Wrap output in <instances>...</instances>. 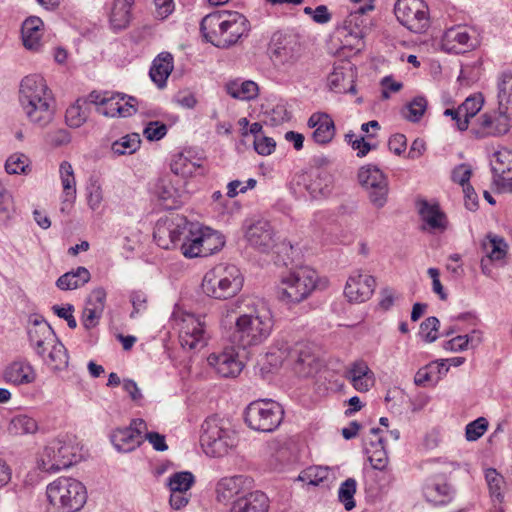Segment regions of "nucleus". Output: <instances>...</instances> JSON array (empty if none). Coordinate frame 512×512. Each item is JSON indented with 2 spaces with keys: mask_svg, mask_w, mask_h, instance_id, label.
Wrapping results in <instances>:
<instances>
[{
  "mask_svg": "<svg viewBox=\"0 0 512 512\" xmlns=\"http://www.w3.org/2000/svg\"><path fill=\"white\" fill-rule=\"evenodd\" d=\"M153 237L159 247L167 250L179 248L186 258L207 257L219 251L225 243L219 232L189 222L179 214L160 218Z\"/></svg>",
  "mask_w": 512,
  "mask_h": 512,
  "instance_id": "f257e3e1",
  "label": "nucleus"
},
{
  "mask_svg": "<svg viewBox=\"0 0 512 512\" xmlns=\"http://www.w3.org/2000/svg\"><path fill=\"white\" fill-rule=\"evenodd\" d=\"M231 341L247 350L263 344L271 335L274 321L267 306L253 297L241 298L235 306Z\"/></svg>",
  "mask_w": 512,
  "mask_h": 512,
  "instance_id": "f03ea898",
  "label": "nucleus"
},
{
  "mask_svg": "<svg viewBox=\"0 0 512 512\" xmlns=\"http://www.w3.org/2000/svg\"><path fill=\"white\" fill-rule=\"evenodd\" d=\"M19 102L32 124L45 127L52 121L55 112L54 98L42 76L33 74L22 79Z\"/></svg>",
  "mask_w": 512,
  "mask_h": 512,
  "instance_id": "7ed1b4c3",
  "label": "nucleus"
},
{
  "mask_svg": "<svg viewBox=\"0 0 512 512\" xmlns=\"http://www.w3.org/2000/svg\"><path fill=\"white\" fill-rule=\"evenodd\" d=\"M238 434L228 419L217 415L207 417L201 426L200 444L204 453L220 458L238 445Z\"/></svg>",
  "mask_w": 512,
  "mask_h": 512,
  "instance_id": "20e7f679",
  "label": "nucleus"
},
{
  "mask_svg": "<svg viewBox=\"0 0 512 512\" xmlns=\"http://www.w3.org/2000/svg\"><path fill=\"white\" fill-rule=\"evenodd\" d=\"M243 286V277L235 265L219 263L208 270L202 280L203 292L215 299L235 296Z\"/></svg>",
  "mask_w": 512,
  "mask_h": 512,
  "instance_id": "39448f33",
  "label": "nucleus"
},
{
  "mask_svg": "<svg viewBox=\"0 0 512 512\" xmlns=\"http://www.w3.org/2000/svg\"><path fill=\"white\" fill-rule=\"evenodd\" d=\"M49 503L59 512H77L87 501L85 486L70 477H59L46 489Z\"/></svg>",
  "mask_w": 512,
  "mask_h": 512,
  "instance_id": "423d86ee",
  "label": "nucleus"
},
{
  "mask_svg": "<svg viewBox=\"0 0 512 512\" xmlns=\"http://www.w3.org/2000/svg\"><path fill=\"white\" fill-rule=\"evenodd\" d=\"M317 281L318 274L313 268L298 267L281 278L279 298L285 303H300L316 289Z\"/></svg>",
  "mask_w": 512,
  "mask_h": 512,
  "instance_id": "0eeeda50",
  "label": "nucleus"
},
{
  "mask_svg": "<svg viewBox=\"0 0 512 512\" xmlns=\"http://www.w3.org/2000/svg\"><path fill=\"white\" fill-rule=\"evenodd\" d=\"M284 418V409L271 399L251 402L245 409L244 419L249 428L264 433L275 431Z\"/></svg>",
  "mask_w": 512,
  "mask_h": 512,
  "instance_id": "6e6552de",
  "label": "nucleus"
},
{
  "mask_svg": "<svg viewBox=\"0 0 512 512\" xmlns=\"http://www.w3.org/2000/svg\"><path fill=\"white\" fill-rule=\"evenodd\" d=\"M358 180L367 191L370 203L377 209L383 208L388 200L389 183L386 175L375 165H365L359 169Z\"/></svg>",
  "mask_w": 512,
  "mask_h": 512,
  "instance_id": "1a4fd4ad",
  "label": "nucleus"
},
{
  "mask_svg": "<svg viewBox=\"0 0 512 512\" xmlns=\"http://www.w3.org/2000/svg\"><path fill=\"white\" fill-rule=\"evenodd\" d=\"M204 316L183 312L179 319V341L183 348L198 350L206 346L208 333Z\"/></svg>",
  "mask_w": 512,
  "mask_h": 512,
  "instance_id": "9d476101",
  "label": "nucleus"
},
{
  "mask_svg": "<svg viewBox=\"0 0 512 512\" xmlns=\"http://www.w3.org/2000/svg\"><path fill=\"white\" fill-rule=\"evenodd\" d=\"M510 114L500 107L481 114L471 123V135L481 140L506 134L510 130Z\"/></svg>",
  "mask_w": 512,
  "mask_h": 512,
  "instance_id": "9b49d317",
  "label": "nucleus"
},
{
  "mask_svg": "<svg viewBox=\"0 0 512 512\" xmlns=\"http://www.w3.org/2000/svg\"><path fill=\"white\" fill-rule=\"evenodd\" d=\"M398 21L412 32H422L428 27V6L423 0H397L394 7Z\"/></svg>",
  "mask_w": 512,
  "mask_h": 512,
  "instance_id": "f8f14e48",
  "label": "nucleus"
},
{
  "mask_svg": "<svg viewBox=\"0 0 512 512\" xmlns=\"http://www.w3.org/2000/svg\"><path fill=\"white\" fill-rule=\"evenodd\" d=\"M74 462H76L74 447L60 439H55L45 447L39 467L43 471L55 473L70 467Z\"/></svg>",
  "mask_w": 512,
  "mask_h": 512,
  "instance_id": "ddd939ff",
  "label": "nucleus"
},
{
  "mask_svg": "<svg viewBox=\"0 0 512 512\" xmlns=\"http://www.w3.org/2000/svg\"><path fill=\"white\" fill-rule=\"evenodd\" d=\"M272 59L284 66H292L301 56V44L295 36L275 33L271 40Z\"/></svg>",
  "mask_w": 512,
  "mask_h": 512,
  "instance_id": "4468645a",
  "label": "nucleus"
},
{
  "mask_svg": "<svg viewBox=\"0 0 512 512\" xmlns=\"http://www.w3.org/2000/svg\"><path fill=\"white\" fill-rule=\"evenodd\" d=\"M185 184L181 177L165 176L156 183L154 192L166 209H174L187 198Z\"/></svg>",
  "mask_w": 512,
  "mask_h": 512,
  "instance_id": "2eb2a0df",
  "label": "nucleus"
},
{
  "mask_svg": "<svg viewBox=\"0 0 512 512\" xmlns=\"http://www.w3.org/2000/svg\"><path fill=\"white\" fill-rule=\"evenodd\" d=\"M146 429L144 420L134 419L128 427L118 428L113 431L111 441L118 451L130 452L143 442V433Z\"/></svg>",
  "mask_w": 512,
  "mask_h": 512,
  "instance_id": "dca6fc26",
  "label": "nucleus"
},
{
  "mask_svg": "<svg viewBox=\"0 0 512 512\" xmlns=\"http://www.w3.org/2000/svg\"><path fill=\"white\" fill-rule=\"evenodd\" d=\"M375 287L376 280L372 275L357 270L349 276L344 294L350 302L362 303L371 298Z\"/></svg>",
  "mask_w": 512,
  "mask_h": 512,
  "instance_id": "f3484780",
  "label": "nucleus"
},
{
  "mask_svg": "<svg viewBox=\"0 0 512 512\" xmlns=\"http://www.w3.org/2000/svg\"><path fill=\"white\" fill-rule=\"evenodd\" d=\"M138 105L137 98L116 93L101 100L98 112L108 117H129L138 111Z\"/></svg>",
  "mask_w": 512,
  "mask_h": 512,
  "instance_id": "a211bd4d",
  "label": "nucleus"
},
{
  "mask_svg": "<svg viewBox=\"0 0 512 512\" xmlns=\"http://www.w3.org/2000/svg\"><path fill=\"white\" fill-rule=\"evenodd\" d=\"M290 362L295 372L302 377H310L318 372L321 363L306 343H296L290 348Z\"/></svg>",
  "mask_w": 512,
  "mask_h": 512,
  "instance_id": "6ab92c4d",
  "label": "nucleus"
},
{
  "mask_svg": "<svg viewBox=\"0 0 512 512\" xmlns=\"http://www.w3.org/2000/svg\"><path fill=\"white\" fill-rule=\"evenodd\" d=\"M372 4H366L360 6L357 10L351 13L347 20H345L344 27L342 29L343 34V45L348 47L355 52H360L364 48V36L365 32L363 29L357 27V19L359 16L364 15L368 11L373 10Z\"/></svg>",
  "mask_w": 512,
  "mask_h": 512,
  "instance_id": "aec40b11",
  "label": "nucleus"
},
{
  "mask_svg": "<svg viewBox=\"0 0 512 512\" xmlns=\"http://www.w3.org/2000/svg\"><path fill=\"white\" fill-rule=\"evenodd\" d=\"M28 337L30 345L42 358L57 339L51 326L45 320L37 318L31 320L28 326Z\"/></svg>",
  "mask_w": 512,
  "mask_h": 512,
  "instance_id": "412c9836",
  "label": "nucleus"
},
{
  "mask_svg": "<svg viewBox=\"0 0 512 512\" xmlns=\"http://www.w3.org/2000/svg\"><path fill=\"white\" fill-rule=\"evenodd\" d=\"M208 363L224 378H234L243 369V362L234 348H226L220 353H212L208 357Z\"/></svg>",
  "mask_w": 512,
  "mask_h": 512,
  "instance_id": "4be33fe9",
  "label": "nucleus"
},
{
  "mask_svg": "<svg viewBox=\"0 0 512 512\" xmlns=\"http://www.w3.org/2000/svg\"><path fill=\"white\" fill-rule=\"evenodd\" d=\"M248 243L261 252H268L275 246V231L269 221L258 220L245 232Z\"/></svg>",
  "mask_w": 512,
  "mask_h": 512,
  "instance_id": "5701e85b",
  "label": "nucleus"
},
{
  "mask_svg": "<svg viewBox=\"0 0 512 512\" xmlns=\"http://www.w3.org/2000/svg\"><path fill=\"white\" fill-rule=\"evenodd\" d=\"M232 11L222 10L206 15L200 23V31L205 40L216 47H220L223 30L227 22L228 15Z\"/></svg>",
  "mask_w": 512,
  "mask_h": 512,
  "instance_id": "b1692460",
  "label": "nucleus"
},
{
  "mask_svg": "<svg viewBox=\"0 0 512 512\" xmlns=\"http://www.w3.org/2000/svg\"><path fill=\"white\" fill-rule=\"evenodd\" d=\"M3 380L15 386L27 385L36 380V372L28 360L16 359L5 367Z\"/></svg>",
  "mask_w": 512,
  "mask_h": 512,
  "instance_id": "393cba45",
  "label": "nucleus"
},
{
  "mask_svg": "<svg viewBox=\"0 0 512 512\" xmlns=\"http://www.w3.org/2000/svg\"><path fill=\"white\" fill-rule=\"evenodd\" d=\"M328 85L337 93L355 92L353 65L349 61H341L334 66L328 76Z\"/></svg>",
  "mask_w": 512,
  "mask_h": 512,
  "instance_id": "a878e982",
  "label": "nucleus"
},
{
  "mask_svg": "<svg viewBox=\"0 0 512 512\" xmlns=\"http://www.w3.org/2000/svg\"><path fill=\"white\" fill-rule=\"evenodd\" d=\"M443 48L455 54L465 53L476 47L465 27H452L448 29L442 40Z\"/></svg>",
  "mask_w": 512,
  "mask_h": 512,
  "instance_id": "bb28decb",
  "label": "nucleus"
},
{
  "mask_svg": "<svg viewBox=\"0 0 512 512\" xmlns=\"http://www.w3.org/2000/svg\"><path fill=\"white\" fill-rule=\"evenodd\" d=\"M227 17V24L224 27L219 48H228L237 43L249 30L248 20L244 15L232 11Z\"/></svg>",
  "mask_w": 512,
  "mask_h": 512,
  "instance_id": "cd10ccee",
  "label": "nucleus"
},
{
  "mask_svg": "<svg viewBox=\"0 0 512 512\" xmlns=\"http://www.w3.org/2000/svg\"><path fill=\"white\" fill-rule=\"evenodd\" d=\"M135 0H113L109 13V25L114 32L127 29L133 19Z\"/></svg>",
  "mask_w": 512,
  "mask_h": 512,
  "instance_id": "c85d7f7f",
  "label": "nucleus"
},
{
  "mask_svg": "<svg viewBox=\"0 0 512 512\" xmlns=\"http://www.w3.org/2000/svg\"><path fill=\"white\" fill-rule=\"evenodd\" d=\"M308 126L314 128L313 139L318 144L329 143L335 134L332 118L326 113H314L308 120Z\"/></svg>",
  "mask_w": 512,
  "mask_h": 512,
  "instance_id": "c756f323",
  "label": "nucleus"
},
{
  "mask_svg": "<svg viewBox=\"0 0 512 512\" xmlns=\"http://www.w3.org/2000/svg\"><path fill=\"white\" fill-rule=\"evenodd\" d=\"M268 497L261 491H253L238 497L232 504L230 512H267Z\"/></svg>",
  "mask_w": 512,
  "mask_h": 512,
  "instance_id": "7c9ffc66",
  "label": "nucleus"
},
{
  "mask_svg": "<svg viewBox=\"0 0 512 512\" xmlns=\"http://www.w3.org/2000/svg\"><path fill=\"white\" fill-rule=\"evenodd\" d=\"M44 23L37 16L28 17L22 24L21 36L26 49L38 51L41 47Z\"/></svg>",
  "mask_w": 512,
  "mask_h": 512,
  "instance_id": "2f4dec72",
  "label": "nucleus"
},
{
  "mask_svg": "<svg viewBox=\"0 0 512 512\" xmlns=\"http://www.w3.org/2000/svg\"><path fill=\"white\" fill-rule=\"evenodd\" d=\"M418 210L422 221L431 231H443L447 227V218L437 203L431 204L426 200L418 202Z\"/></svg>",
  "mask_w": 512,
  "mask_h": 512,
  "instance_id": "473e14b6",
  "label": "nucleus"
},
{
  "mask_svg": "<svg viewBox=\"0 0 512 512\" xmlns=\"http://www.w3.org/2000/svg\"><path fill=\"white\" fill-rule=\"evenodd\" d=\"M346 378L352 382L353 387L359 392L368 391L374 384L373 372L362 360L351 365L346 371Z\"/></svg>",
  "mask_w": 512,
  "mask_h": 512,
  "instance_id": "72a5a7b5",
  "label": "nucleus"
},
{
  "mask_svg": "<svg viewBox=\"0 0 512 512\" xmlns=\"http://www.w3.org/2000/svg\"><path fill=\"white\" fill-rule=\"evenodd\" d=\"M173 60V55L169 52H162L153 60L149 75L159 88L166 86V81L174 68Z\"/></svg>",
  "mask_w": 512,
  "mask_h": 512,
  "instance_id": "f704fd0d",
  "label": "nucleus"
},
{
  "mask_svg": "<svg viewBox=\"0 0 512 512\" xmlns=\"http://www.w3.org/2000/svg\"><path fill=\"white\" fill-rule=\"evenodd\" d=\"M290 346L285 341L277 340L264 356L261 371L271 372L279 368L285 360L290 361Z\"/></svg>",
  "mask_w": 512,
  "mask_h": 512,
  "instance_id": "c9c22d12",
  "label": "nucleus"
},
{
  "mask_svg": "<svg viewBox=\"0 0 512 512\" xmlns=\"http://www.w3.org/2000/svg\"><path fill=\"white\" fill-rule=\"evenodd\" d=\"M491 165L494 177L503 182L512 181V151L504 148L495 152Z\"/></svg>",
  "mask_w": 512,
  "mask_h": 512,
  "instance_id": "e433bc0d",
  "label": "nucleus"
},
{
  "mask_svg": "<svg viewBox=\"0 0 512 512\" xmlns=\"http://www.w3.org/2000/svg\"><path fill=\"white\" fill-rule=\"evenodd\" d=\"M453 495L452 487L445 482H432L424 488L426 500L435 506L449 504L453 499Z\"/></svg>",
  "mask_w": 512,
  "mask_h": 512,
  "instance_id": "4c0bfd02",
  "label": "nucleus"
},
{
  "mask_svg": "<svg viewBox=\"0 0 512 512\" xmlns=\"http://www.w3.org/2000/svg\"><path fill=\"white\" fill-rule=\"evenodd\" d=\"M447 371L448 368L445 367L444 360L442 362L433 361L416 372L414 383L417 386L435 384L440 380L441 375L445 374Z\"/></svg>",
  "mask_w": 512,
  "mask_h": 512,
  "instance_id": "58836bf2",
  "label": "nucleus"
},
{
  "mask_svg": "<svg viewBox=\"0 0 512 512\" xmlns=\"http://www.w3.org/2000/svg\"><path fill=\"white\" fill-rule=\"evenodd\" d=\"M90 277V272L85 267H78L75 271H69L60 276L56 285L61 290H73L86 284Z\"/></svg>",
  "mask_w": 512,
  "mask_h": 512,
  "instance_id": "ea45409f",
  "label": "nucleus"
},
{
  "mask_svg": "<svg viewBox=\"0 0 512 512\" xmlns=\"http://www.w3.org/2000/svg\"><path fill=\"white\" fill-rule=\"evenodd\" d=\"M90 113L89 102L78 99L73 105L67 108L65 114L66 123L71 128H78L87 121Z\"/></svg>",
  "mask_w": 512,
  "mask_h": 512,
  "instance_id": "a19ab883",
  "label": "nucleus"
},
{
  "mask_svg": "<svg viewBox=\"0 0 512 512\" xmlns=\"http://www.w3.org/2000/svg\"><path fill=\"white\" fill-rule=\"evenodd\" d=\"M59 172L64 194L62 204H71L76 198V180L72 165L67 161L62 162Z\"/></svg>",
  "mask_w": 512,
  "mask_h": 512,
  "instance_id": "79ce46f5",
  "label": "nucleus"
},
{
  "mask_svg": "<svg viewBox=\"0 0 512 512\" xmlns=\"http://www.w3.org/2000/svg\"><path fill=\"white\" fill-rule=\"evenodd\" d=\"M225 90L231 97L239 100H251L258 95V85L250 80L241 83L237 80L229 81Z\"/></svg>",
  "mask_w": 512,
  "mask_h": 512,
  "instance_id": "37998d69",
  "label": "nucleus"
},
{
  "mask_svg": "<svg viewBox=\"0 0 512 512\" xmlns=\"http://www.w3.org/2000/svg\"><path fill=\"white\" fill-rule=\"evenodd\" d=\"M382 432L383 431L379 428H372L371 433L377 438V447L375 449L365 448L372 467L378 470H383L388 462L384 439L381 436Z\"/></svg>",
  "mask_w": 512,
  "mask_h": 512,
  "instance_id": "c03bdc74",
  "label": "nucleus"
},
{
  "mask_svg": "<svg viewBox=\"0 0 512 512\" xmlns=\"http://www.w3.org/2000/svg\"><path fill=\"white\" fill-rule=\"evenodd\" d=\"M199 169H201L199 159L197 161H193L184 153L175 155L171 162V171L174 173L173 177L181 176L183 179L192 176Z\"/></svg>",
  "mask_w": 512,
  "mask_h": 512,
  "instance_id": "a18cd8bd",
  "label": "nucleus"
},
{
  "mask_svg": "<svg viewBox=\"0 0 512 512\" xmlns=\"http://www.w3.org/2000/svg\"><path fill=\"white\" fill-rule=\"evenodd\" d=\"M47 356L44 354L42 358L52 369L60 370L68 364V355L65 346L55 340V344L49 347Z\"/></svg>",
  "mask_w": 512,
  "mask_h": 512,
  "instance_id": "49530a36",
  "label": "nucleus"
},
{
  "mask_svg": "<svg viewBox=\"0 0 512 512\" xmlns=\"http://www.w3.org/2000/svg\"><path fill=\"white\" fill-rule=\"evenodd\" d=\"M38 430V424L35 419L27 415L14 416L8 426V431L12 435L33 434Z\"/></svg>",
  "mask_w": 512,
  "mask_h": 512,
  "instance_id": "de8ad7c7",
  "label": "nucleus"
},
{
  "mask_svg": "<svg viewBox=\"0 0 512 512\" xmlns=\"http://www.w3.org/2000/svg\"><path fill=\"white\" fill-rule=\"evenodd\" d=\"M499 107L512 113V74L503 73L498 83Z\"/></svg>",
  "mask_w": 512,
  "mask_h": 512,
  "instance_id": "09e8293b",
  "label": "nucleus"
},
{
  "mask_svg": "<svg viewBox=\"0 0 512 512\" xmlns=\"http://www.w3.org/2000/svg\"><path fill=\"white\" fill-rule=\"evenodd\" d=\"M140 144L141 140L139 135L132 133L114 141L111 145V150L116 155H130L139 149Z\"/></svg>",
  "mask_w": 512,
  "mask_h": 512,
  "instance_id": "8fccbe9b",
  "label": "nucleus"
},
{
  "mask_svg": "<svg viewBox=\"0 0 512 512\" xmlns=\"http://www.w3.org/2000/svg\"><path fill=\"white\" fill-rule=\"evenodd\" d=\"M245 478L241 475L229 478H223L217 485V493L223 499H229L234 494H238L239 488L244 484Z\"/></svg>",
  "mask_w": 512,
  "mask_h": 512,
  "instance_id": "3c124183",
  "label": "nucleus"
},
{
  "mask_svg": "<svg viewBox=\"0 0 512 512\" xmlns=\"http://www.w3.org/2000/svg\"><path fill=\"white\" fill-rule=\"evenodd\" d=\"M194 481V476L191 472H176L169 478L168 486L171 492L186 493L192 487Z\"/></svg>",
  "mask_w": 512,
  "mask_h": 512,
  "instance_id": "603ef678",
  "label": "nucleus"
},
{
  "mask_svg": "<svg viewBox=\"0 0 512 512\" xmlns=\"http://www.w3.org/2000/svg\"><path fill=\"white\" fill-rule=\"evenodd\" d=\"M426 109L427 100L422 96H417L405 106L403 116L410 122H418L424 115Z\"/></svg>",
  "mask_w": 512,
  "mask_h": 512,
  "instance_id": "864d4df0",
  "label": "nucleus"
},
{
  "mask_svg": "<svg viewBox=\"0 0 512 512\" xmlns=\"http://www.w3.org/2000/svg\"><path fill=\"white\" fill-rule=\"evenodd\" d=\"M484 99L481 94H474L466 98V100L459 106V112L462 113L463 118L467 119L468 124L470 119L475 117L481 110Z\"/></svg>",
  "mask_w": 512,
  "mask_h": 512,
  "instance_id": "5fc2aeb1",
  "label": "nucleus"
},
{
  "mask_svg": "<svg viewBox=\"0 0 512 512\" xmlns=\"http://www.w3.org/2000/svg\"><path fill=\"white\" fill-rule=\"evenodd\" d=\"M506 243L503 239L496 236L489 237L488 242L484 243L486 258L492 261H500L506 255Z\"/></svg>",
  "mask_w": 512,
  "mask_h": 512,
  "instance_id": "6e6d98bb",
  "label": "nucleus"
},
{
  "mask_svg": "<svg viewBox=\"0 0 512 512\" xmlns=\"http://www.w3.org/2000/svg\"><path fill=\"white\" fill-rule=\"evenodd\" d=\"M328 469L320 466H311L303 470L298 479L309 485L317 486L328 477Z\"/></svg>",
  "mask_w": 512,
  "mask_h": 512,
  "instance_id": "4d7b16f0",
  "label": "nucleus"
},
{
  "mask_svg": "<svg viewBox=\"0 0 512 512\" xmlns=\"http://www.w3.org/2000/svg\"><path fill=\"white\" fill-rule=\"evenodd\" d=\"M15 213L12 194L0 186V223L8 222Z\"/></svg>",
  "mask_w": 512,
  "mask_h": 512,
  "instance_id": "13d9d810",
  "label": "nucleus"
},
{
  "mask_svg": "<svg viewBox=\"0 0 512 512\" xmlns=\"http://www.w3.org/2000/svg\"><path fill=\"white\" fill-rule=\"evenodd\" d=\"M356 492V481L353 478L345 480L338 492L340 502L344 504L346 510H352L355 507L354 494Z\"/></svg>",
  "mask_w": 512,
  "mask_h": 512,
  "instance_id": "bf43d9fd",
  "label": "nucleus"
},
{
  "mask_svg": "<svg viewBox=\"0 0 512 512\" xmlns=\"http://www.w3.org/2000/svg\"><path fill=\"white\" fill-rule=\"evenodd\" d=\"M5 170L8 174H27L30 171L29 159L24 154H13L5 163Z\"/></svg>",
  "mask_w": 512,
  "mask_h": 512,
  "instance_id": "052dcab7",
  "label": "nucleus"
},
{
  "mask_svg": "<svg viewBox=\"0 0 512 512\" xmlns=\"http://www.w3.org/2000/svg\"><path fill=\"white\" fill-rule=\"evenodd\" d=\"M438 318L431 316L426 318L420 325V336L422 339L428 343L434 342L438 338V327H439Z\"/></svg>",
  "mask_w": 512,
  "mask_h": 512,
  "instance_id": "680f3d73",
  "label": "nucleus"
},
{
  "mask_svg": "<svg viewBox=\"0 0 512 512\" xmlns=\"http://www.w3.org/2000/svg\"><path fill=\"white\" fill-rule=\"evenodd\" d=\"M485 478L493 497L500 500L502 494V486L504 484L503 477L495 469H487L485 472Z\"/></svg>",
  "mask_w": 512,
  "mask_h": 512,
  "instance_id": "e2e57ef3",
  "label": "nucleus"
},
{
  "mask_svg": "<svg viewBox=\"0 0 512 512\" xmlns=\"http://www.w3.org/2000/svg\"><path fill=\"white\" fill-rule=\"evenodd\" d=\"M488 421L479 417L478 419L472 421L466 426L465 436L468 441H476L478 440L487 430Z\"/></svg>",
  "mask_w": 512,
  "mask_h": 512,
  "instance_id": "0e129e2a",
  "label": "nucleus"
},
{
  "mask_svg": "<svg viewBox=\"0 0 512 512\" xmlns=\"http://www.w3.org/2000/svg\"><path fill=\"white\" fill-rule=\"evenodd\" d=\"M143 134L148 140L157 141L167 134V126L159 121H151L145 127Z\"/></svg>",
  "mask_w": 512,
  "mask_h": 512,
  "instance_id": "69168bd1",
  "label": "nucleus"
},
{
  "mask_svg": "<svg viewBox=\"0 0 512 512\" xmlns=\"http://www.w3.org/2000/svg\"><path fill=\"white\" fill-rule=\"evenodd\" d=\"M106 292L103 288H96L91 291L87 298L86 306L97 308L98 312H103L105 307Z\"/></svg>",
  "mask_w": 512,
  "mask_h": 512,
  "instance_id": "338daca9",
  "label": "nucleus"
},
{
  "mask_svg": "<svg viewBox=\"0 0 512 512\" xmlns=\"http://www.w3.org/2000/svg\"><path fill=\"white\" fill-rule=\"evenodd\" d=\"M276 143L273 138L267 136H256L254 148L260 155H270L275 149Z\"/></svg>",
  "mask_w": 512,
  "mask_h": 512,
  "instance_id": "774afa93",
  "label": "nucleus"
}]
</instances>
